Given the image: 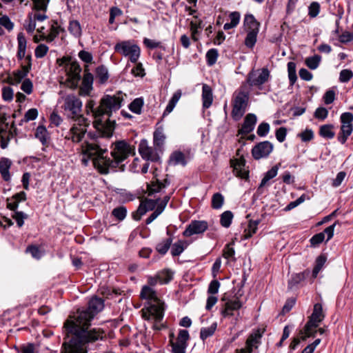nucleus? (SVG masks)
I'll use <instances>...</instances> for the list:
<instances>
[{"instance_id": "8fccbe9b", "label": "nucleus", "mask_w": 353, "mask_h": 353, "mask_svg": "<svg viewBox=\"0 0 353 353\" xmlns=\"http://www.w3.org/2000/svg\"><path fill=\"white\" fill-rule=\"evenodd\" d=\"M246 33L244 43L248 48H252L256 42L259 32H246Z\"/></svg>"}, {"instance_id": "de8ad7c7", "label": "nucleus", "mask_w": 353, "mask_h": 353, "mask_svg": "<svg viewBox=\"0 0 353 353\" xmlns=\"http://www.w3.org/2000/svg\"><path fill=\"white\" fill-rule=\"evenodd\" d=\"M233 213L231 211H225L221 215L220 223L224 228H229L233 219Z\"/></svg>"}, {"instance_id": "2eb2a0df", "label": "nucleus", "mask_w": 353, "mask_h": 353, "mask_svg": "<svg viewBox=\"0 0 353 353\" xmlns=\"http://www.w3.org/2000/svg\"><path fill=\"white\" fill-rule=\"evenodd\" d=\"M139 152L141 157L146 161L156 162L160 159L157 149L149 146L145 139L141 141L139 145Z\"/></svg>"}, {"instance_id": "a18cd8bd", "label": "nucleus", "mask_w": 353, "mask_h": 353, "mask_svg": "<svg viewBox=\"0 0 353 353\" xmlns=\"http://www.w3.org/2000/svg\"><path fill=\"white\" fill-rule=\"evenodd\" d=\"M96 77L101 83H104L109 78L108 69L104 65H100L96 69Z\"/></svg>"}, {"instance_id": "6ab92c4d", "label": "nucleus", "mask_w": 353, "mask_h": 353, "mask_svg": "<svg viewBox=\"0 0 353 353\" xmlns=\"http://www.w3.org/2000/svg\"><path fill=\"white\" fill-rule=\"evenodd\" d=\"M231 167L233 168L234 174L241 179H247L249 176V172L245 169V160L242 157L239 159H232L230 161Z\"/></svg>"}, {"instance_id": "3c124183", "label": "nucleus", "mask_w": 353, "mask_h": 353, "mask_svg": "<svg viewBox=\"0 0 353 353\" xmlns=\"http://www.w3.org/2000/svg\"><path fill=\"white\" fill-rule=\"evenodd\" d=\"M219 52L216 49L212 48L209 50L206 53L207 64L210 66L213 65L217 61Z\"/></svg>"}, {"instance_id": "2f4dec72", "label": "nucleus", "mask_w": 353, "mask_h": 353, "mask_svg": "<svg viewBox=\"0 0 353 353\" xmlns=\"http://www.w3.org/2000/svg\"><path fill=\"white\" fill-rule=\"evenodd\" d=\"M181 94H182V93H181V90H176L173 94L172 98L169 101V103L167 105L166 108H165V110L164 111V113H163L164 115L166 114H170L173 110V109L175 107L176 104L177 103V102L180 99V98L181 97Z\"/></svg>"}, {"instance_id": "5701e85b", "label": "nucleus", "mask_w": 353, "mask_h": 353, "mask_svg": "<svg viewBox=\"0 0 353 353\" xmlns=\"http://www.w3.org/2000/svg\"><path fill=\"white\" fill-rule=\"evenodd\" d=\"M243 305V303L236 298L234 299H230L225 303V308L222 311V314L224 316L233 315L232 312L240 309Z\"/></svg>"}, {"instance_id": "680f3d73", "label": "nucleus", "mask_w": 353, "mask_h": 353, "mask_svg": "<svg viewBox=\"0 0 353 353\" xmlns=\"http://www.w3.org/2000/svg\"><path fill=\"white\" fill-rule=\"evenodd\" d=\"M336 225H340V223L339 221H335L332 225L328 226L327 228H326L323 232H322L321 233H324V237L325 236V235H327V239H326V241H328L329 240H330L333 236H334V228Z\"/></svg>"}, {"instance_id": "7ed1b4c3", "label": "nucleus", "mask_w": 353, "mask_h": 353, "mask_svg": "<svg viewBox=\"0 0 353 353\" xmlns=\"http://www.w3.org/2000/svg\"><path fill=\"white\" fill-rule=\"evenodd\" d=\"M62 108L68 117L76 121L65 135V139L71 140L73 143L81 142L90 125L88 120L81 114L82 101L74 94L67 95L63 98Z\"/></svg>"}, {"instance_id": "052dcab7", "label": "nucleus", "mask_w": 353, "mask_h": 353, "mask_svg": "<svg viewBox=\"0 0 353 353\" xmlns=\"http://www.w3.org/2000/svg\"><path fill=\"white\" fill-rule=\"evenodd\" d=\"M159 201H160L159 199H156V200L145 199L143 201H142L141 202L145 205L146 210L151 211V210H153L154 209H156V208L157 207V205L159 204Z\"/></svg>"}, {"instance_id": "a878e982", "label": "nucleus", "mask_w": 353, "mask_h": 353, "mask_svg": "<svg viewBox=\"0 0 353 353\" xmlns=\"http://www.w3.org/2000/svg\"><path fill=\"white\" fill-rule=\"evenodd\" d=\"M202 101L205 109L210 108L213 101L212 90L208 84H203L202 87Z\"/></svg>"}, {"instance_id": "37998d69", "label": "nucleus", "mask_w": 353, "mask_h": 353, "mask_svg": "<svg viewBox=\"0 0 353 353\" xmlns=\"http://www.w3.org/2000/svg\"><path fill=\"white\" fill-rule=\"evenodd\" d=\"M333 128L331 124L323 125L319 129V134L325 139H332L335 135Z\"/></svg>"}, {"instance_id": "bb28decb", "label": "nucleus", "mask_w": 353, "mask_h": 353, "mask_svg": "<svg viewBox=\"0 0 353 353\" xmlns=\"http://www.w3.org/2000/svg\"><path fill=\"white\" fill-rule=\"evenodd\" d=\"M86 66L85 68H87ZM86 68H85V74L83 77L82 80V85L80 88V91L81 93H83L85 94H88L90 90L92 88V83H93V75L86 72Z\"/></svg>"}, {"instance_id": "473e14b6", "label": "nucleus", "mask_w": 353, "mask_h": 353, "mask_svg": "<svg viewBox=\"0 0 353 353\" xmlns=\"http://www.w3.org/2000/svg\"><path fill=\"white\" fill-rule=\"evenodd\" d=\"M188 243L185 241H178L172 245L171 254L173 256H179L187 248Z\"/></svg>"}, {"instance_id": "4be33fe9", "label": "nucleus", "mask_w": 353, "mask_h": 353, "mask_svg": "<svg viewBox=\"0 0 353 353\" xmlns=\"http://www.w3.org/2000/svg\"><path fill=\"white\" fill-rule=\"evenodd\" d=\"M64 28H61L58 25V22L56 20H52L50 21V33L47 35L41 34L43 40H46L47 42H52L54 39L61 32H64Z\"/></svg>"}, {"instance_id": "0eeeda50", "label": "nucleus", "mask_w": 353, "mask_h": 353, "mask_svg": "<svg viewBox=\"0 0 353 353\" xmlns=\"http://www.w3.org/2000/svg\"><path fill=\"white\" fill-rule=\"evenodd\" d=\"M123 96H125L122 92L119 91L116 94H106L100 100L99 109L97 111L98 114L107 115L111 117L113 112L119 110L123 101Z\"/></svg>"}, {"instance_id": "ea45409f", "label": "nucleus", "mask_w": 353, "mask_h": 353, "mask_svg": "<svg viewBox=\"0 0 353 353\" xmlns=\"http://www.w3.org/2000/svg\"><path fill=\"white\" fill-rule=\"evenodd\" d=\"M327 261V257L324 254L319 256L315 261V266L312 270V276L316 278Z\"/></svg>"}, {"instance_id": "09e8293b", "label": "nucleus", "mask_w": 353, "mask_h": 353, "mask_svg": "<svg viewBox=\"0 0 353 353\" xmlns=\"http://www.w3.org/2000/svg\"><path fill=\"white\" fill-rule=\"evenodd\" d=\"M321 60V56L316 54L306 58L305 63L310 69L315 70L319 67Z\"/></svg>"}, {"instance_id": "e2e57ef3", "label": "nucleus", "mask_w": 353, "mask_h": 353, "mask_svg": "<svg viewBox=\"0 0 353 353\" xmlns=\"http://www.w3.org/2000/svg\"><path fill=\"white\" fill-rule=\"evenodd\" d=\"M38 117V110L37 108L28 110L24 114L23 121L28 122L34 120Z\"/></svg>"}, {"instance_id": "a19ab883", "label": "nucleus", "mask_w": 353, "mask_h": 353, "mask_svg": "<svg viewBox=\"0 0 353 353\" xmlns=\"http://www.w3.org/2000/svg\"><path fill=\"white\" fill-rule=\"evenodd\" d=\"M296 68V65L294 62L290 61L288 63V73L290 85H293L297 80Z\"/></svg>"}, {"instance_id": "7c9ffc66", "label": "nucleus", "mask_w": 353, "mask_h": 353, "mask_svg": "<svg viewBox=\"0 0 353 353\" xmlns=\"http://www.w3.org/2000/svg\"><path fill=\"white\" fill-rule=\"evenodd\" d=\"M22 201V192H18L12 196L7 199V208L15 211L19 203Z\"/></svg>"}, {"instance_id": "393cba45", "label": "nucleus", "mask_w": 353, "mask_h": 353, "mask_svg": "<svg viewBox=\"0 0 353 353\" xmlns=\"http://www.w3.org/2000/svg\"><path fill=\"white\" fill-rule=\"evenodd\" d=\"M310 273V270H306L302 272L292 274L288 280V289L293 290L296 288L301 282L305 279Z\"/></svg>"}, {"instance_id": "c756f323", "label": "nucleus", "mask_w": 353, "mask_h": 353, "mask_svg": "<svg viewBox=\"0 0 353 353\" xmlns=\"http://www.w3.org/2000/svg\"><path fill=\"white\" fill-rule=\"evenodd\" d=\"M281 163H278L274 165L270 170H268L263 179L261 181V183L258 188V191H260L264 186L266 185L267 183L274 177H275L278 173V170Z\"/></svg>"}, {"instance_id": "f8f14e48", "label": "nucleus", "mask_w": 353, "mask_h": 353, "mask_svg": "<svg viewBox=\"0 0 353 353\" xmlns=\"http://www.w3.org/2000/svg\"><path fill=\"white\" fill-rule=\"evenodd\" d=\"M63 63L65 64L69 81H71L72 86L77 87L81 79V68L77 61L72 60L70 57L63 58Z\"/></svg>"}, {"instance_id": "20e7f679", "label": "nucleus", "mask_w": 353, "mask_h": 353, "mask_svg": "<svg viewBox=\"0 0 353 353\" xmlns=\"http://www.w3.org/2000/svg\"><path fill=\"white\" fill-rule=\"evenodd\" d=\"M148 283L150 286L144 285L140 294L141 299L149 301L146 312L143 310V316L147 320L154 321L153 329L160 330L164 327L163 324L161 323L164 316V303L158 298L156 291L150 287L159 283L158 275L149 276Z\"/></svg>"}, {"instance_id": "c03bdc74", "label": "nucleus", "mask_w": 353, "mask_h": 353, "mask_svg": "<svg viewBox=\"0 0 353 353\" xmlns=\"http://www.w3.org/2000/svg\"><path fill=\"white\" fill-rule=\"evenodd\" d=\"M147 189L149 195H152L154 193L161 192V190L163 189L161 181L158 179L152 180L150 183L147 185Z\"/></svg>"}, {"instance_id": "f257e3e1", "label": "nucleus", "mask_w": 353, "mask_h": 353, "mask_svg": "<svg viewBox=\"0 0 353 353\" xmlns=\"http://www.w3.org/2000/svg\"><path fill=\"white\" fill-rule=\"evenodd\" d=\"M98 134L89 133L90 141H85L82 145L83 153L89 158H93V165L102 174H107L110 169H114L125 160L130 154L134 153V149L125 141H119L112 145L111 156L112 159L103 157L107 152L105 148H103L98 139L107 137L102 136L97 131Z\"/></svg>"}, {"instance_id": "b1692460", "label": "nucleus", "mask_w": 353, "mask_h": 353, "mask_svg": "<svg viewBox=\"0 0 353 353\" xmlns=\"http://www.w3.org/2000/svg\"><path fill=\"white\" fill-rule=\"evenodd\" d=\"M243 26L245 32H259L260 23L256 21L252 14L245 15Z\"/></svg>"}, {"instance_id": "f3484780", "label": "nucleus", "mask_w": 353, "mask_h": 353, "mask_svg": "<svg viewBox=\"0 0 353 353\" xmlns=\"http://www.w3.org/2000/svg\"><path fill=\"white\" fill-rule=\"evenodd\" d=\"M273 148V144L268 141L260 142L252 148V157L256 160L268 157Z\"/></svg>"}, {"instance_id": "6e6d98bb", "label": "nucleus", "mask_w": 353, "mask_h": 353, "mask_svg": "<svg viewBox=\"0 0 353 353\" xmlns=\"http://www.w3.org/2000/svg\"><path fill=\"white\" fill-rule=\"evenodd\" d=\"M320 4L318 2H312L308 7V15L312 18L317 17L320 12Z\"/></svg>"}, {"instance_id": "603ef678", "label": "nucleus", "mask_w": 353, "mask_h": 353, "mask_svg": "<svg viewBox=\"0 0 353 353\" xmlns=\"http://www.w3.org/2000/svg\"><path fill=\"white\" fill-rule=\"evenodd\" d=\"M127 214V210L124 206H119L112 211V215L119 221H123Z\"/></svg>"}, {"instance_id": "39448f33", "label": "nucleus", "mask_w": 353, "mask_h": 353, "mask_svg": "<svg viewBox=\"0 0 353 353\" xmlns=\"http://www.w3.org/2000/svg\"><path fill=\"white\" fill-rule=\"evenodd\" d=\"M104 308V300L97 296H93L88 302V307L85 310H78L77 314L68 319L79 327L88 330L91 321Z\"/></svg>"}, {"instance_id": "aec40b11", "label": "nucleus", "mask_w": 353, "mask_h": 353, "mask_svg": "<svg viewBox=\"0 0 353 353\" xmlns=\"http://www.w3.org/2000/svg\"><path fill=\"white\" fill-rule=\"evenodd\" d=\"M261 337L262 334L259 330L250 334L246 341L245 347L244 348L246 352L252 353L254 349L258 348Z\"/></svg>"}, {"instance_id": "1a4fd4ad", "label": "nucleus", "mask_w": 353, "mask_h": 353, "mask_svg": "<svg viewBox=\"0 0 353 353\" xmlns=\"http://www.w3.org/2000/svg\"><path fill=\"white\" fill-rule=\"evenodd\" d=\"M115 52L128 57L132 63H137L141 54L140 47L134 40H125L117 43L114 47Z\"/></svg>"}, {"instance_id": "4d7b16f0", "label": "nucleus", "mask_w": 353, "mask_h": 353, "mask_svg": "<svg viewBox=\"0 0 353 353\" xmlns=\"http://www.w3.org/2000/svg\"><path fill=\"white\" fill-rule=\"evenodd\" d=\"M353 77V72L349 69H344L340 72L339 81L341 83H347Z\"/></svg>"}, {"instance_id": "69168bd1", "label": "nucleus", "mask_w": 353, "mask_h": 353, "mask_svg": "<svg viewBox=\"0 0 353 353\" xmlns=\"http://www.w3.org/2000/svg\"><path fill=\"white\" fill-rule=\"evenodd\" d=\"M23 353H39V345L29 343L23 346Z\"/></svg>"}, {"instance_id": "58836bf2", "label": "nucleus", "mask_w": 353, "mask_h": 353, "mask_svg": "<svg viewBox=\"0 0 353 353\" xmlns=\"http://www.w3.org/2000/svg\"><path fill=\"white\" fill-rule=\"evenodd\" d=\"M35 137L40 140L43 145L48 143V133L44 126L39 125L37 127L35 132Z\"/></svg>"}, {"instance_id": "79ce46f5", "label": "nucleus", "mask_w": 353, "mask_h": 353, "mask_svg": "<svg viewBox=\"0 0 353 353\" xmlns=\"http://www.w3.org/2000/svg\"><path fill=\"white\" fill-rule=\"evenodd\" d=\"M144 101L143 98H137L134 99L129 105V109L135 114H141V109L143 106Z\"/></svg>"}, {"instance_id": "864d4df0", "label": "nucleus", "mask_w": 353, "mask_h": 353, "mask_svg": "<svg viewBox=\"0 0 353 353\" xmlns=\"http://www.w3.org/2000/svg\"><path fill=\"white\" fill-rule=\"evenodd\" d=\"M224 198L221 193H215L212 198V207L214 209H219L222 207Z\"/></svg>"}, {"instance_id": "5fc2aeb1", "label": "nucleus", "mask_w": 353, "mask_h": 353, "mask_svg": "<svg viewBox=\"0 0 353 353\" xmlns=\"http://www.w3.org/2000/svg\"><path fill=\"white\" fill-rule=\"evenodd\" d=\"M34 8L37 10L46 12L50 0H32Z\"/></svg>"}, {"instance_id": "dca6fc26", "label": "nucleus", "mask_w": 353, "mask_h": 353, "mask_svg": "<svg viewBox=\"0 0 353 353\" xmlns=\"http://www.w3.org/2000/svg\"><path fill=\"white\" fill-rule=\"evenodd\" d=\"M189 339L190 335L188 330H179L176 341H172V344H170L172 353H185V349L188 346V341Z\"/></svg>"}, {"instance_id": "72a5a7b5", "label": "nucleus", "mask_w": 353, "mask_h": 353, "mask_svg": "<svg viewBox=\"0 0 353 353\" xmlns=\"http://www.w3.org/2000/svg\"><path fill=\"white\" fill-rule=\"evenodd\" d=\"M68 31L74 37L77 38L80 37L82 34L80 23L77 20L70 21Z\"/></svg>"}, {"instance_id": "338daca9", "label": "nucleus", "mask_w": 353, "mask_h": 353, "mask_svg": "<svg viewBox=\"0 0 353 353\" xmlns=\"http://www.w3.org/2000/svg\"><path fill=\"white\" fill-rule=\"evenodd\" d=\"M327 110L323 107L318 108L314 112V117L322 121L325 119L327 117Z\"/></svg>"}, {"instance_id": "4468645a", "label": "nucleus", "mask_w": 353, "mask_h": 353, "mask_svg": "<svg viewBox=\"0 0 353 353\" xmlns=\"http://www.w3.org/2000/svg\"><path fill=\"white\" fill-rule=\"evenodd\" d=\"M270 72L267 68L251 71L248 77L247 81L250 86H260L268 81Z\"/></svg>"}, {"instance_id": "9b49d317", "label": "nucleus", "mask_w": 353, "mask_h": 353, "mask_svg": "<svg viewBox=\"0 0 353 353\" xmlns=\"http://www.w3.org/2000/svg\"><path fill=\"white\" fill-rule=\"evenodd\" d=\"M325 313L323 310V306L321 303H315L311 316L304 326V333L303 340H306L309 337H314V330L317 328L319 324L325 319Z\"/></svg>"}, {"instance_id": "a211bd4d", "label": "nucleus", "mask_w": 353, "mask_h": 353, "mask_svg": "<svg viewBox=\"0 0 353 353\" xmlns=\"http://www.w3.org/2000/svg\"><path fill=\"white\" fill-rule=\"evenodd\" d=\"M208 228V223L205 221H192L183 231V235L188 237L194 234L203 233Z\"/></svg>"}, {"instance_id": "e433bc0d", "label": "nucleus", "mask_w": 353, "mask_h": 353, "mask_svg": "<svg viewBox=\"0 0 353 353\" xmlns=\"http://www.w3.org/2000/svg\"><path fill=\"white\" fill-rule=\"evenodd\" d=\"M217 327V323L216 322L213 323L210 327H202L200 331V338L202 341H205L210 336H212Z\"/></svg>"}, {"instance_id": "f704fd0d", "label": "nucleus", "mask_w": 353, "mask_h": 353, "mask_svg": "<svg viewBox=\"0 0 353 353\" xmlns=\"http://www.w3.org/2000/svg\"><path fill=\"white\" fill-rule=\"evenodd\" d=\"M26 253L30 254L34 259H40L43 255L44 252L36 245H30L26 249Z\"/></svg>"}, {"instance_id": "423d86ee", "label": "nucleus", "mask_w": 353, "mask_h": 353, "mask_svg": "<svg viewBox=\"0 0 353 353\" xmlns=\"http://www.w3.org/2000/svg\"><path fill=\"white\" fill-rule=\"evenodd\" d=\"M95 103L93 100H90L85 105V108L88 112H91L95 118L93 123L94 127L101 134L102 136L112 137L115 122L110 121V119L103 120L101 114H98L97 111L99 109V105L94 108Z\"/></svg>"}, {"instance_id": "4c0bfd02", "label": "nucleus", "mask_w": 353, "mask_h": 353, "mask_svg": "<svg viewBox=\"0 0 353 353\" xmlns=\"http://www.w3.org/2000/svg\"><path fill=\"white\" fill-rule=\"evenodd\" d=\"M172 243V238H168L159 243L156 246V250L162 255L167 253Z\"/></svg>"}, {"instance_id": "0e129e2a", "label": "nucleus", "mask_w": 353, "mask_h": 353, "mask_svg": "<svg viewBox=\"0 0 353 353\" xmlns=\"http://www.w3.org/2000/svg\"><path fill=\"white\" fill-rule=\"evenodd\" d=\"M270 131V125L268 123L263 122L258 126L257 134L259 137H265Z\"/></svg>"}, {"instance_id": "13d9d810", "label": "nucleus", "mask_w": 353, "mask_h": 353, "mask_svg": "<svg viewBox=\"0 0 353 353\" xmlns=\"http://www.w3.org/2000/svg\"><path fill=\"white\" fill-rule=\"evenodd\" d=\"M48 50V47L45 44L38 45L34 50L35 57L38 59L43 58L46 55Z\"/></svg>"}, {"instance_id": "bf43d9fd", "label": "nucleus", "mask_w": 353, "mask_h": 353, "mask_svg": "<svg viewBox=\"0 0 353 353\" xmlns=\"http://www.w3.org/2000/svg\"><path fill=\"white\" fill-rule=\"evenodd\" d=\"M13 96V90L10 86H4L2 88V98L5 101H11Z\"/></svg>"}, {"instance_id": "49530a36", "label": "nucleus", "mask_w": 353, "mask_h": 353, "mask_svg": "<svg viewBox=\"0 0 353 353\" xmlns=\"http://www.w3.org/2000/svg\"><path fill=\"white\" fill-rule=\"evenodd\" d=\"M159 283L165 284L169 283L173 276V272L170 270H164L157 273Z\"/></svg>"}, {"instance_id": "6e6552de", "label": "nucleus", "mask_w": 353, "mask_h": 353, "mask_svg": "<svg viewBox=\"0 0 353 353\" xmlns=\"http://www.w3.org/2000/svg\"><path fill=\"white\" fill-rule=\"evenodd\" d=\"M249 101V92L245 87H241L233 94L232 101V110L231 116L235 121H239L245 112Z\"/></svg>"}, {"instance_id": "412c9836", "label": "nucleus", "mask_w": 353, "mask_h": 353, "mask_svg": "<svg viewBox=\"0 0 353 353\" xmlns=\"http://www.w3.org/2000/svg\"><path fill=\"white\" fill-rule=\"evenodd\" d=\"M257 118L254 114H248L245 119L241 128L239 129V133L241 134H248L251 132L256 123Z\"/></svg>"}, {"instance_id": "c85d7f7f", "label": "nucleus", "mask_w": 353, "mask_h": 353, "mask_svg": "<svg viewBox=\"0 0 353 353\" xmlns=\"http://www.w3.org/2000/svg\"><path fill=\"white\" fill-rule=\"evenodd\" d=\"M11 166V161L7 158H1L0 160V174L4 181H8L10 179L9 172Z\"/></svg>"}, {"instance_id": "774afa93", "label": "nucleus", "mask_w": 353, "mask_h": 353, "mask_svg": "<svg viewBox=\"0 0 353 353\" xmlns=\"http://www.w3.org/2000/svg\"><path fill=\"white\" fill-rule=\"evenodd\" d=\"M324 233L316 234L310 239V243L312 246H317L324 241Z\"/></svg>"}, {"instance_id": "9d476101", "label": "nucleus", "mask_w": 353, "mask_h": 353, "mask_svg": "<svg viewBox=\"0 0 353 353\" xmlns=\"http://www.w3.org/2000/svg\"><path fill=\"white\" fill-rule=\"evenodd\" d=\"M22 125V119L13 121L9 128V123L7 122V117L5 114L0 115V142L1 148L5 149L8 145V141L17 134L16 125Z\"/></svg>"}, {"instance_id": "ddd939ff", "label": "nucleus", "mask_w": 353, "mask_h": 353, "mask_svg": "<svg viewBox=\"0 0 353 353\" xmlns=\"http://www.w3.org/2000/svg\"><path fill=\"white\" fill-rule=\"evenodd\" d=\"M340 119L341 126V133L338 136V140L341 143L344 144L353 130V114L351 112H344L341 115Z\"/></svg>"}, {"instance_id": "c9c22d12", "label": "nucleus", "mask_w": 353, "mask_h": 353, "mask_svg": "<svg viewBox=\"0 0 353 353\" xmlns=\"http://www.w3.org/2000/svg\"><path fill=\"white\" fill-rule=\"evenodd\" d=\"M154 137V145L158 148H161L164 144L165 136L163 133L162 128H158L156 130L153 134Z\"/></svg>"}, {"instance_id": "cd10ccee", "label": "nucleus", "mask_w": 353, "mask_h": 353, "mask_svg": "<svg viewBox=\"0 0 353 353\" xmlns=\"http://www.w3.org/2000/svg\"><path fill=\"white\" fill-rule=\"evenodd\" d=\"M169 163L172 165H181L185 166L187 160L185 154L181 151H175L170 157Z\"/></svg>"}, {"instance_id": "f03ea898", "label": "nucleus", "mask_w": 353, "mask_h": 353, "mask_svg": "<svg viewBox=\"0 0 353 353\" xmlns=\"http://www.w3.org/2000/svg\"><path fill=\"white\" fill-rule=\"evenodd\" d=\"M64 332L67 337L72 335L68 341H64L61 353H88L86 343L102 339L104 332L99 328L87 330L77 326L68 319L64 323Z\"/></svg>"}]
</instances>
